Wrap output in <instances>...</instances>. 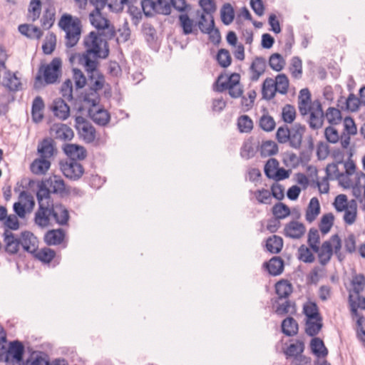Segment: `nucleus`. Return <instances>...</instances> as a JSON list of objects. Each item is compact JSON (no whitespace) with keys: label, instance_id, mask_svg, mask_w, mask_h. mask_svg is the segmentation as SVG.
I'll list each match as a JSON object with an SVG mask.
<instances>
[{"label":"nucleus","instance_id":"obj_1","mask_svg":"<svg viewBox=\"0 0 365 365\" xmlns=\"http://www.w3.org/2000/svg\"><path fill=\"white\" fill-rule=\"evenodd\" d=\"M38 204V210L35 213V223L40 227H48L50 224V217L61 226L68 225L70 215L68 209L60 202L46 200L36 195Z\"/></svg>","mask_w":365,"mask_h":365},{"label":"nucleus","instance_id":"obj_2","mask_svg":"<svg viewBox=\"0 0 365 365\" xmlns=\"http://www.w3.org/2000/svg\"><path fill=\"white\" fill-rule=\"evenodd\" d=\"M52 195H56L60 198L67 197L71 195V187L67 186L64 180L57 175L41 180L37 182L36 195H41L46 200H54Z\"/></svg>","mask_w":365,"mask_h":365},{"label":"nucleus","instance_id":"obj_3","mask_svg":"<svg viewBox=\"0 0 365 365\" xmlns=\"http://www.w3.org/2000/svg\"><path fill=\"white\" fill-rule=\"evenodd\" d=\"M61 76L62 60L61 58H53L49 63H41L35 77L34 88H40L59 83Z\"/></svg>","mask_w":365,"mask_h":365},{"label":"nucleus","instance_id":"obj_4","mask_svg":"<svg viewBox=\"0 0 365 365\" xmlns=\"http://www.w3.org/2000/svg\"><path fill=\"white\" fill-rule=\"evenodd\" d=\"M0 335V361L6 365H23V341L15 340L7 344L5 332Z\"/></svg>","mask_w":365,"mask_h":365},{"label":"nucleus","instance_id":"obj_5","mask_svg":"<svg viewBox=\"0 0 365 365\" xmlns=\"http://www.w3.org/2000/svg\"><path fill=\"white\" fill-rule=\"evenodd\" d=\"M111 28L104 29L102 30L91 31L83 40V44L86 50L81 54H79L80 59L93 60V58L98 53L101 52V46L103 43V37L108 39L113 38L116 35V31L114 28L113 36L110 35Z\"/></svg>","mask_w":365,"mask_h":365},{"label":"nucleus","instance_id":"obj_6","mask_svg":"<svg viewBox=\"0 0 365 365\" xmlns=\"http://www.w3.org/2000/svg\"><path fill=\"white\" fill-rule=\"evenodd\" d=\"M225 78V74L221 73L215 79L213 83V90L217 93H223L228 90V93L232 98H241L242 105L245 106L247 102V98L243 96V88H238L237 91L234 88L240 84V75L237 73H232L227 76V80L222 81Z\"/></svg>","mask_w":365,"mask_h":365},{"label":"nucleus","instance_id":"obj_7","mask_svg":"<svg viewBox=\"0 0 365 365\" xmlns=\"http://www.w3.org/2000/svg\"><path fill=\"white\" fill-rule=\"evenodd\" d=\"M58 25L66 33V48L74 47L81 38L82 31L81 20L76 16L65 13L61 16Z\"/></svg>","mask_w":365,"mask_h":365},{"label":"nucleus","instance_id":"obj_8","mask_svg":"<svg viewBox=\"0 0 365 365\" xmlns=\"http://www.w3.org/2000/svg\"><path fill=\"white\" fill-rule=\"evenodd\" d=\"M289 86V78L284 73L278 74L275 81L267 77L262 83V98L269 101L274 98L277 92L285 95L288 92Z\"/></svg>","mask_w":365,"mask_h":365},{"label":"nucleus","instance_id":"obj_9","mask_svg":"<svg viewBox=\"0 0 365 365\" xmlns=\"http://www.w3.org/2000/svg\"><path fill=\"white\" fill-rule=\"evenodd\" d=\"M264 173L268 179L274 180L277 182L289 178L292 170L279 167V161L276 158H271L264 165Z\"/></svg>","mask_w":365,"mask_h":365},{"label":"nucleus","instance_id":"obj_10","mask_svg":"<svg viewBox=\"0 0 365 365\" xmlns=\"http://www.w3.org/2000/svg\"><path fill=\"white\" fill-rule=\"evenodd\" d=\"M178 24L182 29V34L185 36L198 34V29L201 33H206V26L202 21H195L191 19L188 13L180 14L178 15Z\"/></svg>","mask_w":365,"mask_h":365},{"label":"nucleus","instance_id":"obj_11","mask_svg":"<svg viewBox=\"0 0 365 365\" xmlns=\"http://www.w3.org/2000/svg\"><path fill=\"white\" fill-rule=\"evenodd\" d=\"M60 170L66 178L72 181H77L81 178L85 173L83 165L76 161H59Z\"/></svg>","mask_w":365,"mask_h":365},{"label":"nucleus","instance_id":"obj_12","mask_svg":"<svg viewBox=\"0 0 365 365\" xmlns=\"http://www.w3.org/2000/svg\"><path fill=\"white\" fill-rule=\"evenodd\" d=\"M95 9L89 14V19L91 24L96 29L97 31L104 29L111 28L110 35L113 36L115 26L111 24L110 21L103 16L101 10L105 7L102 6V3L92 4Z\"/></svg>","mask_w":365,"mask_h":365},{"label":"nucleus","instance_id":"obj_13","mask_svg":"<svg viewBox=\"0 0 365 365\" xmlns=\"http://www.w3.org/2000/svg\"><path fill=\"white\" fill-rule=\"evenodd\" d=\"M0 83L10 91L18 90L21 86L20 80L16 76L15 73H12L6 69L5 62L0 59Z\"/></svg>","mask_w":365,"mask_h":365},{"label":"nucleus","instance_id":"obj_14","mask_svg":"<svg viewBox=\"0 0 365 365\" xmlns=\"http://www.w3.org/2000/svg\"><path fill=\"white\" fill-rule=\"evenodd\" d=\"M359 98L354 93H350L346 99L345 106H341V110L348 112H357L361 105L365 106V86L359 91Z\"/></svg>","mask_w":365,"mask_h":365},{"label":"nucleus","instance_id":"obj_15","mask_svg":"<svg viewBox=\"0 0 365 365\" xmlns=\"http://www.w3.org/2000/svg\"><path fill=\"white\" fill-rule=\"evenodd\" d=\"M62 150L63 153L68 157L67 161L78 162L84 160L87 156L86 149L81 145L75 143H65Z\"/></svg>","mask_w":365,"mask_h":365},{"label":"nucleus","instance_id":"obj_16","mask_svg":"<svg viewBox=\"0 0 365 365\" xmlns=\"http://www.w3.org/2000/svg\"><path fill=\"white\" fill-rule=\"evenodd\" d=\"M58 150L54 140L51 138H44L39 142L37 147V154L39 156L45 157L50 160L51 158L57 155Z\"/></svg>","mask_w":365,"mask_h":365},{"label":"nucleus","instance_id":"obj_17","mask_svg":"<svg viewBox=\"0 0 365 365\" xmlns=\"http://www.w3.org/2000/svg\"><path fill=\"white\" fill-rule=\"evenodd\" d=\"M262 267L270 276H279L284 272V261L279 256H274L269 260L264 262Z\"/></svg>","mask_w":365,"mask_h":365},{"label":"nucleus","instance_id":"obj_18","mask_svg":"<svg viewBox=\"0 0 365 365\" xmlns=\"http://www.w3.org/2000/svg\"><path fill=\"white\" fill-rule=\"evenodd\" d=\"M298 108L300 114L305 116L313 110L312 106V95L307 88L299 91L298 97Z\"/></svg>","mask_w":365,"mask_h":365},{"label":"nucleus","instance_id":"obj_19","mask_svg":"<svg viewBox=\"0 0 365 365\" xmlns=\"http://www.w3.org/2000/svg\"><path fill=\"white\" fill-rule=\"evenodd\" d=\"M50 132H55V138L64 142L71 141L74 137L73 130L64 123H53Z\"/></svg>","mask_w":365,"mask_h":365},{"label":"nucleus","instance_id":"obj_20","mask_svg":"<svg viewBox=\"0 0 365 365\" xmlns=\"http://www.w3.org/2000/svg\"><path fill=\"white\" fill-rule=\"evenodd\" d=\"M88 117L98 125L106 126L110 120V113L103 106L94 113L92 108L88 109Z\"/></svg>","mask_w":365,"mask_h":365},{"label":"nucleus","instance_id":"obj_21","mask_svg":"<svg viewBox=\"0 0 365 365\" xmlns=\"http://www.w3.org/2000/svg\"><path fill=\"white\" fill-rule=\"evenodd\" d=\"M29 357L24 360V365H48L49 356L47 353L42 351H31L28 346Z\"/></svg>","mask_w":365,"mask_h":365},{"label":"nucleus","instance_id":"obj_22","mask_svg":"<svg viewBox=\"0 0 365 365\" xmlns=\"http://www.w3.org/2000/svg\"><path fill=\"white\" fill-rule=\"evenodd\" d=\"M65 238V230L63 228H58L48 230L44 235L43 240L48 246H52L62 244Z\"/></svg>","mask_w":365,"mask_h":365},{"label":"nucleus","instance_id":"obj_23","mask_svg":"<svg viewBox=\"0 0 365 365\" xmlns=\"http://www.w3.org/2000/svg\"><path fill=\"white\" fill-rule=\"evenodd\" d=\"M293 292V286L292 283L285 279H279L275 284V292L277 298L274 299V304L278 303L279 300L288 299Z\"/></svg>","mask_w":365,"mask_h":365},{"label":"nucleus","instance_id":"obj_24","mask_svg":"<svg viewBox=\"0 0 365 365\" xmlns=\"http://www.w3.org/2000/svg\"><path fill=\"white\" fill-rule=\"evenodd\" d=\"M306 232V227L302 222L292 220L284 227V235L292 239H299Z\"/></svg>","mask_w":365,"mask_h":365},{"label":"nucleus","instance_id":"obj_25","mask_svg":"<svg viewBox=\"0 0 365 365\" xmlns=\"http://www.w3.org/2000/svg\"><path fill=\"white\" fill-rule=\"evenodd\" d=\"M51 166V161L49 159L38 155V158L34 159L31 163L29 168L31 172L34 175H44L50 169Z\"/></svg>","mask_w":365,"mask_h":365},{"label":"nucleus","instance_id":"obj_26","mask_svg":"<svg viewBox=\"0 0 365 365\" xmlns=\"http://www.w3.org/2000/svg\"><path fill=\"white\" fill-rule=\"evenodd\" d=\"M4 241L5 242V251L9 254H15L19 250V245L23 246L21 238H16L15 235L11 231L7 230L4 232Z\"/></svg>","mask_w":365,"mask_h":365},{"label":"nucleus","instance_id":"obj_27","mask_svg":"<svg viewBox=\"0 0 365 365\" xmlns=\"http://www.w3.org/2000/svg\"><path fill=\"white\" fill-rule=\"evenodd\" d=\"M51 110L56 117L63 120H66L70 115V106L61 98L53 101Z\"/></svg>","mask_w":365,"mask_h":365},{"label":"nucleus","instance_id":"obj_28","mask_svg":"<svg viewBox=\"0 0 365 365\" xmlns=\"http://www.w3.org/2000/svg\"><path fill=\"white\" fill-rule=\"evenodd\" d=\"M311 352L318 359H324L329 354V350L324 344V341L319 337H314L309 343Z\"/></svg>","mask_w":365,"mask_h":365},{"label":"nucleus","instance_id":"obj_29","mask_svg":"<svg viewBox=\"0 0 365 365\" xmlns=\"http://www.w3.org/2000/svg\"><path fill=\"white\" fill-rule=\"evenodd\" d=\"M284 245L282 237L273 235L265 240L264 250L270 253L277 255L281 252Z\"/></svg>","mask_w":365,"mask_h":365},{"label":"nucleus","instance_id":"obj_30","mask_svg":"<svg viewBox=\"0 0 365 365\" xmlns=\"http://www.w3.org/2000/svg\"><path fill=\"white\" fill-rule=\"evenodd\" d=\"M266 68V61L262 56H256L250 65V69L252 73L250 76L252 81H257L264 73Z\"/></svg>","mask_w":365,"mask_h":365},{"label":"nucleus","instance_id":"obj_31","mask_svg":"<svg viewBox=\"0 0 365 365\" xmlns=\"http://www.w3.org/2000/svg\"><path fill=\"white\" fill-rule=\"evenodd\" d=\"M281 331L286 336H294L298 334L299 324L292 317L288 316L282 321Z\"/></svg>","mask_w":365,"mask_h":365},{"label":"nucleus","instance_id":"obj_32","mask_svg":"<svg viewBox=\"0 0 365 365\" xmlns=\"http://www.w3.org/2000/svg\"><path fill=\"white\" fill-rule=\"evenodd\" d=\"M33 257L44 264H50L56 257V252L54 250L45 247L40 250H33Z\"/></svg>","mask_w":365,"mask_h":365},{"label":"nucleus","instance_id":"obj_33","mask_svg":"<svg viewBox=\"0 0 365 365\" xmlns=\"http://www.w3.org/2000/svg\"><path fill=\"white\" fill-rule=\"evenodd\" d=\"M323 326V317L305 319V333L312 338L317 337L316 336L322 331Z\"/></svg>","mask_w":365,"mask_h":365},{"label":"nucleus","instance_id":"obj_34","mask_svg":"<svg viewBox=\"0 0 365 365\" xmlns=\"http://www.w3.org/2000/svg\"><path fill=\"white\" fill-rule=\"evenodd\" d=\"M45 108V103L43 98L40 96H37L32 102L31 106V118L32 120L36 123H40L43 118L42 110Z\"/></svg>","mask_w":365,"mask_h":365},{"label":"nucleus","instance_id":"obj_35","mask_svg":"<svg viewBox=\"0 0 365 365\" xmlns=\"http://www.w3.org/2000/svg\"><path fill=\"white\" fill-rule=\"evenodd\" d=\"M331 157L335 160V161L328 164V168H331L333 169V173L335 175V178L339 180L340 178H342L344 174H340L338 165L344 163V153L339 148H335L331 151Z\"/></svg>","mask_w":365,"mask_h":365},{"label":"nucleus","instance_id":"obj_36","mask_svg":"<svg viewBox=\"0 0 365 365\" xmlns=\"http://www.w3.org/2000/svg\"><path fill=\"white\" fill-rule=\"evenodd\" d=\"M321 207L319 201L317 197H312L307 206L305 218L306 220L311 223L316 220L317 216L320 214Z\"/></svg>","mask_w":365,"mask_h":365},{"label":"nucleus","instance_id":"obj_37","mask_svg":"<svg viewBox=\"0 0 365 365\" xmlns=\"http://www.w3.org/2000/svg\"><path fill=\"white\" fill-rule=\"evenodd\" d=\"M333 254L334 249L331 239L324 241L321 246L320 252L319 253V263L323 266L326 265L330 261Z\"/></svg>","mask_w":365,"mask_h":365},{"label":"nucleus","instance_id":"obj_38","mask_svg":"<svg viewBox=\"0 0 365 365\" xmlns=\"http://www.w3.org/2000/svg\"><path fill=\"white\" fill-rule=\"evenodd\" d=\"M259 148L262 158L275 155L279 151L278 145L272 140L262 142L260 147L259 145L257 146V150H259Z\"/></svg>","mask_w":365,"mask_h":365},{"label":"nucleus","instance_id":"obj_39","mask_svg":"<svg viewBox=\"0 0 365 365\" xmlns=\"http://www.w3.org/2000/svg\"><path fill=\"white\" fill-rule=\"evenodd\" d=\"M235 17L234 7L230 3H225L220 9V19L223 24L230 25L234 21Z\"/></svg>","mask_w":365,"mask_h":365},{"label":"nucleus","instance_id":"obj_40","mask_svg":"<svg viewBox=\"0 0 365 365\" xmlns=\"http://www.w3.org/2000/svg\"><path fill=\"white\" fill-rule=\"evenodd\" d=\"M303 314L305 319H314L322 317L316 302L309 301L303 305Z\"/></svg>","mask_w":365,"mask_h":365},{"label":"nucleus","instance_id":"obj_41","mask_svg":"<svg viewBox=\"0 0 365 365\" xmlns=\"http://www.w3.org/2000/svg\"><path fill=\"white\" fill-rule=\"evenodd\" d=\"M14 191L18 193L19 200L13 205V210L19 218L23 219V180L17 182Z\"/></svg>","mask_w":365,"mask_h":365},{"label":"nucleus","instance_id":"obj_42","mask_svg":"<svg viewBox=\"0 0 365 365\" xmlns=\"http://www.w3.org/2000/svg\"><path fill=\"white\" fill-rule=\"evenodd\" d=\"M79 63L83 66L85 71L88 73V79L93 81L95 78V73L98 72L99 61L96 59L86 60L79 58Z\"/></svg>","mask_w":365,"mask_h":365},{"label":"nucleus","instance_id":"obj_43","mask_svg":"<svg viewBox=\"0 0 365 365\" xmlns=\"http://www.w3.org/2000/svg\"><path fill=\"white\" fill-rule=\"evenodd\" d=\"M38 238L30 231L24 230V252L33 255V250H38Z\"/></svg>","mask_w":365,"mask_h":365},{"label":"nucleus","instance_id":"obj_44","mask_svg":"<svg viewBox=\"0 0 365 365\" xmlns=\"http://www.w3.org/2000/svg\"><path fill=\"white\" fill-rule=\"evenodd\" d=\"M165 6L169 9L170 13L172 8L180 14L189 13L191 9V5L186 0H169L168 4H165Z\"/></svg>","mask_w":365,"mask_h":365},{"label":"nucleus","instance_id":"obj_45","mask_svg":"<svg viewBox=\"0 0 365 365\" xmlns=\"http://www.w3.org/2000/svg\"><path fill=\"white\" fill-rule=\"evenodd\" d=\"M142 32L147 43L151 46L156 42V29L150 23H144L142 25Z\"/></svg>","mask_w":365,"mask_h":365},{"label":"nucleus","instance_id":"obj_46","mask_svg":"<svg viewBox=\"0 0 365 365\" xmlns=\"http://www.w3.org/2000/svg\"><path fill=\"white\" fill-rule=\"evenodd\" d=\"M334 215L331 212L323 215L319 223V228L322 235H327L334 225Z\"/></svg>","mask_w":365,"mask_h":365},{"label":"nucleus","instance_id":"obj_47","mask_svg":"<svg viewBox=\"0 0 365 365\" xmlns=\"http://www.w3.org/2000/svg\"><path fill=\"white\" fill-rule=\"evenodd\" d=\"M55 21V9L49 5L44 11L41 19V26L44 29H49Z\"/></svg>","mask_w":365,"mask_h":365},{"label":"nucleus","instance_id":"obj_48","mask_svg":"<svg viewBox=\"0 0 365 365\" xmlns=\"http://www.w3.org/2000/svg\"><path fill=\"white\" fill-rule=\"evenodd\" d=\"M215 60L218 65L223 68H227L232 63V57L230 51L226 48H220L215 56Z\"/></svg>","mask_w":365,"mask_h":365},{"label":"nucleus","instance_id":"obj_49","mask_svg":"<svg viewBox=\"0 0 365 365\" xmlns=\"http://www.w3.org/2000/svg\"><path fill=\"white\" fill-rule=\"evenodd\" d=\"M324 115L328 123L331 125H338L343 119L341 110L334 107H329Z\"/></svg>","mask_w":365,"mask_h":365},{"label":"nucleus","instance_id":"obj_50","mask_svg":"<svg viewBox=\"0 0 365 365\" xmlns=\"http://www.w3.org/2000/svg\"><path fill=\"white\" fill-rule=\"evenodd\" d=\"M296 109L293 105L286 104L282 110L281 118L284 123L292 124L296 118Z\"/></svg>","mask_w":365,"mask_h":365},{"label":"nucleus","instance_id":"obj_51","mask_svg":"<svg viewBox=\"0 0 365 365\" xmlns=\"http://www.w3.org/2000/svg\"><path fill=\"white\" fill-rule=\"evenodd\" d=\"M56 46V36L54 33L51 32L46 36L42 44V51L45 55H51L55 50Z\"/></svg>","mask_w":365,"mask_h":365},{"label":"nucleus","instance_id":"obj_52","mask_svg":"<svg viewBox=\"0 0 365 365\" xmlns=\"http://www.w3.org/2000/svg\"><path fill=\"white\" fill-rule=\"evenodd\" d=\"M285 63V60L279 53H274L269 56V66L274 71H281L284 68Z\"/></svg>","mask_w":365,"mask_h":365},{"label":"nucleus","instance_id":"obj_53","mask_svg":"<svg viewBox=\"0 0 365 365\" xmlns=\"http://www.w3.org/2000/svg\"><path fill=\"white\" fill-rule=\"evenodd\" d=\"M237 128L240 133H250L253 128V121L247 115H240L237 118Z\"/></svg>","mask_w":365,"mask_h":365},{"label":"nucleus","instance_id":"obj_54","mask_svg":"<svg viewBox=\"0 0 365 365\" xmlns=\"http://www.w3.org/2000/svg\"><path fill=\"white\" fill-rule=\"evenodd\" d=\"M272 212L274 217L284 219L290 215L291 210L288 205L282 202H278L272 208Z\"/></svg>","mask_w":365,"mask_h":365},{"label":"nucleus","instance_id":"obj_55","mask_svg":"<svg viewBox=\"0 0 365 365\" xmlns=\"http://www.w3.org/2000/svg\"><path fill=\"white\" fill-rule=\"evenodd\" d=\"M253 140V137H250L244 142L241 148L240 155L242 158H245L247 160L253 158L256 153V150H255L252 145Z\"/></svg>","mask_w":365,"mask_h":365},{"label":"nucleus","instance_id":"obj_56","mask_svg":"<svg viewBox=\"0 0 365 365\" xmlns=\"http://www.w3.org/2000/svg\"><path fill=\"white\" fill-rule=\"evenodd\" d=\"M275 138L280 144L290 142V129L287 125L279 126L275 133Z\"/></svg>","mask_w":365,"mask_h":365},{"label":"nucleus","instance_id":"obj_57","mask_svg":"<svg viewBox=\"0 0 365 365\" xmlns=\"http://www.w3.org/2000/svg\"><path fill=\"white\" fill-rule=\"evenodd\" d=\"M324 113L319 114L312 110L309 113V127L313 130H318L321 128L324 123Z\"/></svg>","mask_w":365,"mask_h":365},{"label":"nucleus","instance_id":"obj_58","mask_svg":"<svg viewBox=\"0 0 365 365\" xmlns=\"http://www.w3.org/2000/svg\"><path fill=\"white\" fill-rule=\"evenodd\" d=\"M72 71L76 89L80 90L83 88L87 84V79L84 73L82 72L81 69L78 68H73L72 69Z\"/></svg>","mask_w":365,"mask_h":365},{"label":"nucleus","instance_id":"obj_59","mask_svg":"<svg viewBox=\"0 0 365 365\" xmlns=\"http://www.w3.org/2000/svg\"><path fill=\"white\" fill-rule=\"evenodd\" d=\"M259 125L264 131L272 132L275 128L276 123L272 116L263 115L259 119Z\"/></svg>","mask_w":365,"mask_h":365},{"label":"nucleus","instance_id":"obj_60","mask_svg":"<svg viewBox=\"0 0 365 365\" xmlns=\"http://www.w3.org/2000/svg\"><path fill=\"white\" fill-rule=\"evenodd\" d=\"M298 259L304 263L310 264L314 262L315 257L311 250L304 245H302L298 250Z\"/></svg>","mask_w":365,"mask_h":365},{"label":"nucleus","instance_id":"obj_61","mask_svg":"<svg viewBox=\"0 0 365 365\" xmlns=\"http://www.w3.org/2000/svg\"><path fill=\"white\" fill-rule=\"evenodd\" d=\"M357 133V127L354 119L351 115H347L344 118V131L343 135H355Z\"/></svg>","mask_w":365,"mask_h":365},{"label":"nucleus","instance_id":"obj_62","mask_svg":"<svg viewBox=\"0 0 365 365\" xmlns=\"http://www.w3.org/2000/svg\"><path fill=\"white\" fill-rule=\"evenodd\" d=\"M60 92L63 98L68 101H76L77 100L73 96V83L70 78H67L61 85Z\"/></svg>","mask_w":365,"mask_h":365},{"label":"nucleus","instance_id":"obj_63","mask_svg":"<svg viewBox=\"0 0 365 365\" xmlns=\"http://www.w3.org/2000/svg\"><path fill=\"white\" fill-rule=\"evenodd\" d=\"M19 217L16 213L15 215H6V217L2 221L4 222V225L5 227V230L9 231L14 230L16 231L19 230L20 227V222L18 219Z\"/></svg>","mask_w":365,"mask_h":365},{"label":"nucleus","instance_id":"obj_64","mask_svg":"<svg viewBox=\"0 0 365 365\" xmlns=\"http://www.w3.org/2000/svg\"><path fill=\"white\" fill-rule=\"evenodd\" d=\"M353 286V292L359 295L365 287V276L363 274H359L354 276L351 282Z\"/></svg>","mask_w":365,"mask_h":365}]
</instances>
